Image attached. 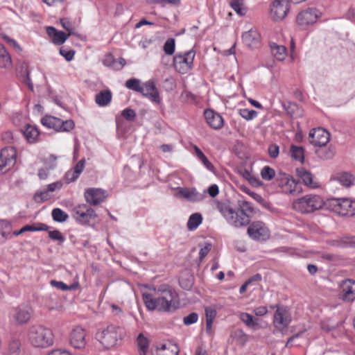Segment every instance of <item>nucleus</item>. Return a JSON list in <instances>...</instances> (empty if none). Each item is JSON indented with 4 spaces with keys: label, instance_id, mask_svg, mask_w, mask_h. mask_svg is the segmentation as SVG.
I'll return each mask as SVG.
<instances>
[{
    "label": "nucleus",
    "instance_id": "nucleus-3",
    "mask_svg": "<svg viewBox=\"0 0 355 355\" xmlns=\"http://www.w3.org/2000/svg\"><path fill=\"white\" fill-rule=\"evenodd\" d=\"M125 336V329L114 324L99 329L95 335L96 339L105 349H110L116 346Z\"/></svg>",
    "mask_w": 355,
    "mask_h": 355
},
{
    "label": "nucleus",
    "instance_id": "nucleus-21",
    "mask_svg": "<svg viewBox=\"0 0 355 355\" xmlns=\"http://www.w3.org/2000/svg\"><path fill=\"white\" fill-rule=\"evenodd\" d=\"M141 94L154 103L159 104L161 103L159 92L153 80H150L143 84Z\"/></svg>",
    "mask_w": 355,
    "mask_h": 355
},
{
    "label": "nucleus",
    "instance_id": "nucleus-48",
    "mask_svg": "<svg viewBox=\"0 0 355 355\" xmlns=\"http://www.w3.org/2000/svg\"><path fill=\"white\" fill-rule=\"evenodd\" d=\"M49 237L53 241H58L60 243H63L65 240L64 236L58 230L49 231Z\"/></svg>",
    "mask_w": 355,
    "mask_h": 355
},
{
    "label": "nucleus",
    "instance_id": "nucleus-20",
    "mask_svg": "<svg viewBox=\"0 0 355 355\" xmlns=\"http://www.w3.org/2000/svg\"><path fill=\"white\" fill-rule=\"evenodd\" d=\"M10 315L17 324H26L31 320V309L26 306H19L12 309Z\"/></svg>",
    "mask_w": 355,
    "mask_h": 355
},
{
    "label": "nucleus",
    "instance_id": "nucleus-24",
    "mask_svg": "<svg viewBox=\"0 0 355 355\" xmlns=\"http://www.w3.org/2000/svg\"><path fill=\"white\" fill-rule=\"evenodd\" d=\"M297 176L302 180L304 185L315 189L319 187L318 183L314 180L313 174L303 167L297 168L296 169Z\"/></svg>",
    "mask_w": 355,
    "mask_h": 355
},
{
    "label": "nucleus",
    "instance_id": "nucleus-55",
    "mask_svg": "<svg viewBox=\"0 0 355 355\" xmlns=\"http://www.w3.org/2000/svg\"><path fill=\"white\" fill-rule=\"evenodd\" d=\"M60 23L63 28L68 32V33H67V35L70 36L73 34V27L69 20L67 19H60Z\"/></svg>",
    "mask_w": 355,
    "mask_h": 355
},
{
    "label": "nucleus",
    "instance_id": "nucleus-18",
    "mask_svg": "<svg viewBox=\"0 0 355 355\" xmlns=\"http://www.w3.org/2000/svg\"><path fill=\"white\" fill-rule=\"evenodd\" d=\"M17 153L13 147L3 148L0 153V170L7 171L16 162Z\"/></svg>",
    "mask_w": 355,
    "mask_h": 355
},
{
    "label": "nucleus",
    "instance_id": "nucleus-33",
    "mask_svg": "<svg viewBox=\"0 0 355 355\" xmlns=\"http://www.w3.org/2000/svg\"><path fill=\"white\" fill-rule=\"evenodd\" d=\"M290 155L291 157L301 164L304 161V150L301 146L291 145L290 148Z\"/></svg>",
    "mask_w": 355,
    "mask_h": 355
},
{
    "label": "nucleus",
    "instance_id": "nucleus-13",
    "mask_svg": "<svg viewBox=\"0 0 355 355\" xmlns=\"http://www.w3.org/2000/svg\"><path fill=\"white\" fill-rule=\"evenodd\" d=\"M248 235L254 240L266 241L269 238L270 232L261 221L253 222L248 228Z\"/></svg>",
    "mask_w": 355,
    "mask_h": 355
},
{
    "label": "nucleus",
    "instance_id": "nucleus-62",
    "mask_svg": "<svg viewBox=\"0 0 355 355\" xmlns=\"http://www.w3.org/2000/svg\"><path fill=\"white\" fill-rule=\"evenodd\" d=\"M47 355H72L69 351L62 349H53Z\"/></svg>",
    "mask_w": 355,
    "mask_h": 355
},
{
    "label": "nucleus",
    "instance_id": "nucleus-38",
    "mask_svg": "<svg viewBox=\"0 0 355 355\" xmlns=\"http://www.w3.org/2000/svg\"><path fill=\"white\" fill-rule=\"evenodd\" d=\"M230 5L239 15L243 16L245 14L243 0H232Z\"/></svg>",
    "mask_w": 355,
    "mask_h": 355
},
{
    "label": "nucleus",
    "instance_id": "nucleus-43",
    "mask_svg": "<svg viewBox=\"0 0 355 355\" xmlns=\"http://www.w3.org/2000/svg\"><path fill=\"white\" fill-rule=\"evenodd\" d=\"M239 113L242 118L247 121L252 120L257 116V111L247 108L240 109Z\"/></svg>",
    "mask_w": 355,
    "mask_h": 355
},
{
    "label": "nucleus",
    "instance_id": "nucleus-23",
    "mask_svg": "<svg viewBox=\"0 0 355 355\" xmlns=\"http://www.w3.org/2000/svg\"><path fill=\"white\" fill-rule=\"evenodd\" d=\"M207 124L214 129H220L223 125V119L218 113L211 110H206L204 112Z\"/></svg>",
    "mask_w": 355,
    "mask_h": 355
},
{
    "label": "nucleus",
    "instance_id": "nucleus-12",
    "mask_svg": "<svg viewBox=\"0 0 355 355\" xmlns=\"http://www.w3.org/2000/svg\"><path fill=\"white\" fill-rule=\"evenodd\" d=\"M291 321V318L288 309L283 306H277L273 319L275 328L282 332L288 327Z\"/></svg>",
    "mask_w": 355,
    "mask_h": 355
},
{
    "label": "nucleus",
    "instance_id": "nucleus-49",
    "mask_svg": "<svg viewBox=\"0 0 355 355\" xmlns=\"http://www.w3.org/2000/svg\"><path fill=\"white\" fill-rule=\"evenodd\" d=\"M148 4H171L179 5L181 0H146Z\"/></svg>",
    "mask_w": 355,
    "mask_h": 355
},
{
    "label": "nucleus",
    "instance_id": "nucleus-17",
    "mask_svg": "<svg viewBox=\"0 0 355 355\" xmlns=\"http://www.w3.org/2000/svg\"><path fill=\"white\" fill-rule=\"evenodd\" d=\"M86 330L80 326L74 327L69 334V343L76 349H83L86 344Z\"/></svg>",
    "mask_w": 355,
    "mask_h": 355
},
{
    "label": "nucleus",
    "instance_id": "nucleus-26",
    "mask_svg": "<svg viewBox=\"0 0 355 355\" xmlns=\"http://www.w3.org/2000/svg\"><path fill=\"white\" fill-rule=\"evenodd\" d=\"M175 196L179 198H184L187 200L196 202L201 200V195L199 194L195 189L191 188H178Z\"/></svg>",
    "mask_w": 355,
    "mask_h": 355
},
{
    "label": "nucleus",
    "instance_id": "nucleus-19",
    "mask_svg": "<svg viewBox=\"0 0 355 355\" xmlns=\"http://www.w3.org/2000/svg\"><path fill=\"white\" fill-rule=\"evenodd\" d=\"M329 133L322 128L312 130L309 133L310 142L315 146L322 147L329 141Z\"/></svg>",
    "mask_w": 355,
    "mask_h": 355
},
{
    "label": "nucleus",
    "instance_id": "nucleus-8",
    "mask_svg": "<svg viewBox=\"0 0 355 355\" xmlns=\"http://www.w3.org/2000/svg\"><path fill=\"white\" fill-rule=\"evenodd\" d=\"M195 56L196 51L192 49L177 53L173 58L175 69L181 74L187 73L193 69Z\"/></svg>",
    "mask_w": 355,
    "mask_h": 355
},
{
    "label": "nucleus",
    "instance_id": "nucleus-58",
    "mask_svg": "<svg viewBox=\"0 0 355 355\" xmlns=\"http://www.w3.org/2000/svg\"><path fill=\"white\" fill-rule=\"evenodd\" d=\"M322 259L330 262H335L340 259V256L330 253H323L321 256Z\"/></svg>",
    "mask_w": 355,
    "mask_h": 355
},
{
    "label": "nucleus",
    "instance_id": "nucleus-22",
    "mask_svg": "<svg viewBox=\"0 0 355 355\" xmlns=\"http://www.w3.org/2000/svg\"><path fill=\"white\" fill-rule=\"evenodd\" d=\"M179 353L178 346L171 340H165L156 345L153 355H178Z\"/></svg>",
    "mask_w": 355,
    "mask_h": 355
},
{
    "label": "nucleus",
    "instance_id": "nucleus-34",
    "mask_svg": "<svg viewBox=\"0 0 355 355\" xmlns=\"http://www.w3.org/2000/svg\"><path fill=\"white\" fill-rule=\"evenodd\" d=\"M271 51L275 58L279 60H284L287 55L286 49L284 46L277 45L275 43L270 45Z\"/></svg>",
    "mask_w": 355,
    "mask_h": 355
},
{
    "label": "nucleus",
    "instance_id": "nucleus-36",
    "mask_svg": "<svg viewBox=\"0 0 355 355\" xmlns=\"http://www.w3.org/2000/svg\"><path fill=\"white\" fill-rule=\"evenodd\" d=\"M334 179L345 187H349L353 182L352 175L347 173L338 174Z\"/></svg>",
    "mask_w": 355,
    "mask_h": 355
},
{
    "label": "nucleus",
    "instance_id": "nucleus-39",
    "mask_svg": "<svg viewBox=\"0 0 355 355\" xmlns=\"http://www.w3.org/2000/svg\"><path fill=\"white\" fill-rule=\"evenodd\" d=\"M24 233L26 232L47 231L49 227L44 223L26 225L22 227Z\"/></svg>",
    "mask_w": 355,
    "mask_h": 355
},
{
    "label": "nucleus",
    "instance_id": "nucleus-61",
    "mask_svg": "<svg viewBox=\"0 0 355 355\" xmlns=\"http://www.w3.org/2000/svg\"><path fill=\"white\" fill-rule=\"evenodd\" d=\"M85 168V159L80 160L76 166L72 168L75 173L80 175Z\"/></svg>",
    "mask_w": 355,
    "mask_h": 355
},
{
    "label": "nucleus",
    "instance_id": "nucleus-46",
    "mask_svg": "<svg viewBox=\"0 0 355 355\" xmlns=\"http://www.w3.org/2000/svg\"><path fill=\"white\" fill-rule=\"evenodd\" d=\"M175 49V40L173 38L168 39L164 45V51L166 54L171 55L174 53Z\"/></svg>",
    "mask_w": 355,
    "mask_h": 355
},
{
    "label": "nucleus",
    "instance_id": "nucleus-51",
    "mask_svg": "<svg viewBox=\"0 0 355 355\" xmlns=\"http://www.w3.org/2000/svg\"><path fill=\"white\" fill-rule=\"evenodd\" d=\"M198 315L196 313H191L183 318V322L185 325H191L197 322Z\"/></svg>",
    "mask_w": 355,
    "mask_h": 355
},
{
    "label": "nucleus",
    "instance_id": "nucleus-28",
    "mask_svg": "<svg viewBox=\"0 0 355 355\" xmlns=\"http://www.w3.org/2000/svg\"><path fill=\"white\" fill-rule=\"evenodd\" d=\"M24 137L26 141L30 144L36 142L38 139L40 132L37 127L28 124L24 127L22 130Z\"/></svg>",
    "mask_w": 355,
    "mask_h": 355
},
{
    "label": "nucleus",
    "instance_id": "nucleus-60",
    "mask_svg": "<svg viewBox=\"0 0 355 355\" xmlns=\"http://www.w3.org/2000/svg\"><path fill=\"white\" fill-rule=\"evenodd\" d=\"M253 312L257 316H263L268 313V309L265 306H260L255 308Z\"/></svg>",
    "mask_w": 355,
    "mask_h": 355
},
{
    "label": "nucleus",
    "instance_id": "nucleus-42",
    "mask_svg": "<svg viewBox=\"0 0 355 355\" xmlns=\"http://www.w3.org/2000/svg\"><path fill=\"white\" fill-rule=\"evenodd\" d=\"M261 178L265 180H271L274 178H276L275 171L273 168L268 166H265L261 171Z\"/></svg>",
    "mask_w": 355,
    "mask_h": 355
},
{
    "label": "nucleus",
    "instance_id": "nucleus-29",
    "mask_svg": "<svg viewBox=\"0 0 355 355\" xmlns=\"http://www.w3.org/2000/svg\"><path fill=\"white\" fill-rule=\"evenodd\" d=\"M112 94L110 89L99 92L95 96V102L100 107L107 106L112 101Z\"/></svg>",
    "mask_w": 355,
    "mask_h": 355
},
{
    "label": "nucleus",
    "instance_id": "nucleus-63",
    "mask_svg": "<svg viewBox=\"0 0 355 355\" xmlns=\"http://www.w3.org/2000/svg\"><path fill=\"white\" fill-rule=\"evenodd\" d=\"M211 249L210 245H207L204 248H202L199 252V258L202 261L208 254Z\"/></svg>",
    "mask_w": 355,
    "mask_h": 355
},
{
    "label": "nucleus",
    "instance_id": "nucleus-32",
    "mask_svg": "<svg viewBox=\"0 0 355 355\" xmlns=\"http://www.w3.org/2000/svg\"><path fill=\"white\" fill-rule=\"evenodd\" d=\"M137 345L139 355H147L149 348V340L144 336L143 334H139L137 338Z\"/></svg>",
    "mask_w": 355,
    "mask_h": 355
},
{
    "label": "nucleus",
    "instance_id": "nucleus-27",
    "mask_svg": "<svg viewBox=\"0 0 355 355\" xmlns=\"http://www.w3.org/2000/svg\"><path fill=\"white\" fill-rule=\"evenodd\" d=\"M46 33L49 37L51 38L53 43L55 45H61L64 44L69 37L67 33L62 31H59L53 26H48L46 28Z\"/></svg>",
    "mask_w": 355,
    "mask_h": 355
},
{
    "label": "nucleus",
    "instance_id": "nucleus-40",
    "mask_svg": "<svg viewBox=\"0 0 355 355\" xmlns=\"http://www.w3.org/2000/svg\"><path fill=\"white\" fill-rule=\"evenodd\" d=\"M143 85L141 84L139 80L131 78L125 82V87L129 89L141 93Z\"/></svg>",
    "mask_w": 355,
    "mask_h": 355
},
{
    "label": "nucleus",
    "instance_id": "nucleus-45",
    "mask_svg": "<svg viewBox=\"0 0 355 355\" xmlns=\"http://www.w3.org/2000/svg\"><path fill=\"white\" fill-rule=\"evenodd\" d=\"M316 153L323 159H331L334 155V151L331 148H319L316 150Z\"/></svg>",
    "mask_w": 355,
    "mask_h": 355
},
{
    "label": "nucleus",
    "instance_id": "nucleus-14",
    "mask_svg": "<svg viewBox=\"0 0 355 355\" xmlns=\"http://www.w3.org/2000/svg\"><path fill=\"white\" fill-rule=\"evenodd\" d=\"M340 298L346 302H352L355 300V280L346 279L339 285Z\"/></svg>",
    "mask_w": 355,
    "mask_h": 355
},
{
    "label": "nucleus",
    "instance_id": "nucleus-2",
    "mask_svg": "<svg viewBox=\"0 0 355 355\" xmlns=\"http://www.w3.org/2000/svg\"><path fill=\"white\" fill-rule=\"evenodd\" d=\"M217 208L227 222L235 227L248 225L250 221V214L254 211L251 204L244 200L239 201L237 208L223 202L218 203Z\"/></svg>",
    "mask_w": 355,
    "mask_h": 355
},
{
    "label": "nucleus",
    "instance_id": "nucleus-50",
    "mask_svg": "<svg viewBox=\"0 0 355 355\" xmlns=\"http://www.w3.org/2000/svg\"><path fill=\"white\" fill-rule=\"evenodd\" d=\"M58 157L54 155H49L48 157L44 158V164L49 167V168H53L56 166V161Z\"/></svg>",
    "mask_w": 355,
    "mask_h": 355
},
{
    "label": "nucleus",
    "instance_id": "nucleus-25",
    "mask_svg": "<svg viewBox=\"0 0 355 355\" xmlns=\"http://www.w3.org/2000/svg\"><path fill=\"white\" fill-rule=\"evenodd\" d=\"M242 39L245 44L250 48L257 47L261 42L260 34L256 29H250L244 33Z\"/></svg>",
    "mask_w": 355,
    "mask_h": 355
},
{
    "label": "nucleus",
    "instance_id": "nucleus-15",
    "mask_svg": "<svg viewBox=\"0 0 355 355\" xmlns=\"http://www.w3.org/2000/svg\"><path fill=\"white\" fill-rule=\"evenodd\" d=\"M108 194L107 191L100 188H88L85 189L84 198L90 205H98L104 202Z\"/></svg>",
    "mask_w": 355,
    "mask_h": 355
},
{
    "label": "nucleus",
    "instance_id": "nucleus-52",
    "mask_svg": "<svg viewBox=\"0 0 355 355\" xmlns=\"http://www.w3.org/2000/svg\"><path fill=\"white\" fill-rule=\"evenodd\" d=\"M338 245L342 247H355V237H345L339 242Z\"/></svg>",
    "mask_w": 355,
    "mask_h": 355
},
{
    "label": "nucleus",
    "instance_id": "nucleus-10",
    "mask_svg": "<svg viewBox=\"0 0 355 355\" xmlns=\"http://www.w3.org/2000/svg\"><path fill=\"white\" fill-rule=\"evenodd\" d=\"M41 123L47 128L53 129L56 132H69L75 127V123L72 120L62 121L51 115L42 117Z\"/></svg>",
    "mask_w": 355,
    "mask_h": 355
},
{
    "label": "nucleus",
    "instance_id": "nucleus-6",
    "mask_svg": "<svg viewBox=\"0 0 355 355\" xmlns=\"http://www.w3.org/2000/svg\"><path fill=\"white\" fill-rule=\"evenodd\" d=\"M326 205L327 209L343 216L355 215V202L348 198H330Z\"/></svg>",
    "mask_w": 355,
    "mask_h": 355
},
{
    "label": "nucleus",
    "instance_id": "nucleus-31",
    "mask_svg": "<svg viewBox=\"0 0 355 355\" xmlns=\"http://www.w3.org/2000/svg\"><path fill=\"white\" fill-rule=\"evenodd\" d=\"M193 148L194 150L196 157L202 162L204 166L209 171L214 173V166L209 161V159L205 155L202 151L196 145H193Z\"/></svg>",
    "mask_w": 355,
    "mask_h": 355
},
{
    "label": "nucleus",
    "instance_id": "nucleus-4",
    "mask_svg": "<svg viewBox=\"0 0 355 355\" xmlns=\"http://www.w3.org/2000/svg\"><path fill=\"white\" fill-rule=\"evenodd\" d=\"M326 205L320 195L309 193L294 200L292 209L302 214H310L321 209Z\"/></svg>",
    "mask_w": 355,
    "mask_h": 355
},
{
    "label": "nucleus",
    "instance_id": "nucleus-44",
    "mask_svg": "<svg viewBox=\"0 0 355 355\" xmlns=\"http://www.w3.org/2000/svg\"><path fill=\"white\" fill-rule=\"evenodd\" d=\"M0 49L3 51V53L0 55V67L7 68L11 65V57L3 50L1 45H0Z\"/></svg>",
    "mask_w": 355,
    "mask_h": 355
},
{
    "label": "nucleus",
    "instance_id": "nucleus-7",
    "mask_svg": "<svg viewBox=\"0 0 355 355\" xmlns=\"http://www.w3.org/2000/svg\"><path fill=\"white\" fill-rule=\"evenodd\" d=\"M275 183L280 191L285 194L296 196L302 191L298 181L292 175L285 173H278Z\"/></svg>",
    "mask_w": 355,
    "mask_h": 355
},
{
    "label": "nucleus",
    "instance_id": "nucleus-64",
    "mask_svg": "<svg viewBox=\"0 0 355 355\" xmlns=\"http://www.w3.org/2000/svg\"><path fill=\"white\" fill-rule=\"evenodd\" d=\"M219 193L218 187L216 184L211 185L208 189V193L211 197L216 196Z\"/></svg>",
    "mask_w": 355,
    "mask_h": 355
},
{
    "label": "nucleus",
    "instance_id": "nucleus-1",
    "mask_svg": "<svg viewBox=\"0 0 355 355\" xmlns=\"http://www.w3.org/2000/svg\"><path fill=\"white\" fill-rule=\"evenodd\" d=\"M154 293L142 294L144 303L148 310L169 311L175 305L178 297L176 292L168 285H161L157 289L154 288Z\"/></svg>",
    "mask_w": 355,
    "mask_h": 355
},
{
    "label": "nucleus",
    "instance_id": "nucleus-11",
    "mask_svg": "<svg viewBox=\"0 0 355 355\" xmlns=\"http://www.w3.org/2000/svg\"><path fill=\"white\" fill-rule=\"evenodd\" d=\"M321 15L322 12L318 9L309 8L298 13L296 17V21L300 26L306 28L308 26L315 24Z\"/></svg>",
    "mask_w": 355,
    "mask_h": 355
},
{
    "label": "nucleus",
    "instance_id": "nucleus-56",
    "mask_svg": "<svg viewBox=\"0 0 355 355\" xmlns=\"http://www.w3.org/2000/svg\"><path fill=\"white\" fill-rule=\"evenodd\" d=\"M51 285L58 289L61 290V291H68V290H71L72 288L71 286H67L64 282L56 281V280H51Z\"/></svg>",
    "mask_w": 355,
    "mask_h": 355
},
{
    "label": "nucleus",
    "instance_id": "nucleus-41",
    "mask_svg": "<svg viewBox=\"0 0 355 355\" xmlns=\"http://www.w3.org/2000/svg\"><path fill=\"white\" fill-rule=\"evenodd\" d=\"M239 318L241 320L249 327H253L258 325L254 318L248 313H241Z\"/></svg>",
    "mask_w": 355,
    "mask_h": 355
},
{
    "label": "nucleus",
    "instance_id": "nucleus-53",
    "mask_svg": "<svg viewBox=\"0 0 355 355\" xmlns=\"http://www.w3.org/2000/svg\"><path fill=\"white\" fill-rule=\"evenodd\" d=\"M79 176L80 175L75 173L73 169H71L66 173L64 175V180L66 183L69 184L76 181L79 178Z\"/></svg>",
    "mask_w": 355,
    "mask_h": 355
},
{
    "label": "nucleus",
    "instance_id": "nucleus-30",
    "mask_svg": "<svg viewBox=\"0 0 355 355\" xmlns=\"http://www.w3.org/2000/svg\"><path fill=\"white\" fill-rule=\"evenodd\" d=\"M205 317H206V330L207 332H211L212 324L216 317L217 311L214 306H209L205 307Z\"/></svg>",
    "mask_w": 355,
    "mask_h": 355
},
{
    "label": "nucleus",
    "instance_id": "nucleus-59",
    "mask_svg": "<svg viewBox=\"0 0 355 355\" xmlns=\"http://www.w3.org/2000/svg\"><path fill=\"white\" fill-rule=\"evenodd\" d=\"M9 350L11 353H16L20 347V342L18 340H13L9 343Z\"/></svg>",
    "mask_w": 355,
    "mask_h": 355
},
{
    "label": "nucleus",
    "instance_id": "nucleus-9",
    "mask_svg": "<svg viewBox=\"0 0 355 355\" xmlns=\"http://www.w3.org/2000/svg\"><path fill=\"white\" fill-rule=\"evenodd\" d=\"M73 218L82 225H88L91 220L97 217L96 211L89 205L79 204L71 210Z\"/></svg>",
    "mask_w": 355,
    "mask_h": 355
},
{
    "label": "nucleus",
    "instance_id": "nucleus-37",
    "mask_svg": "<svg viewBox=\"0 0 355 355\" xmlns=\"http://www.w3.org/2000/svg\"><path fill=\"white\" fill-rule=\"evenodd\" d=\"M51 216L55 222L63 223L69 218L68 214L60 208H55L52 210Z\"/></svg>",
    "mask_w": 355,
    "mask_h": 355
},
{
    "label": "nucleus",
    "instance_id": "nucleus-5",
    "mask_svg": "<svg viewBox=\"0 0 355 355\" xmlns=\"http://www.w3.org/2000/svg\"><path fill=\"white\" fill-rule=\"evenodd\" d=\"M28 340L34 347L46 348L53 345L54 334L50 328L34 325L28 332Z\"/></svg>",
    "mask_w": 355,
    "mask_h": 355
},
{
    "label": "nucleus",
    "instance_id": "nucleus-47",
    "mask_svg": "<svg viewBox=\"0 0 355 355\" xmlns=\"http://www.w3.org/2000/svg\"><path fill=\"white\" fill-rule=\"evenodd\" d=\"M60 54L63 56L67 61L69 62L73 59L75 51L66 49L65 47H61L60 49Z\"/></svg>",
    "mask_w": 355,
    "mask_h": 355
},
{
    "label": "nucleus",
    "instance_id": "nucleus-35",
    "mask_svg": "<svg viewBox=\"0 0 355 355\" xmlns=\"http://www.w3.org/2000/svg\"><path fill=\"white\" fill-rule=\"evenodd\" d=\"M202 217L200 214H193L189 218L187 227L189 230H194L202 223Z\"/></svg>",
    "mask_w": 355,
    "mask_h": 355
},
{
    "label": "nucleus",
    "instance_id": "nucleus-57",
    "mask_svg": "<svg viewBox=\"0 0 355 355\" xmlns=\"http://www.w3.org/2000/svg\"><path fill=\"white\" fill-rule=\"evenodd\" d=\"M279 148L276 144L270 145L268 147V154L271 158H277L279 155Z\"/></svg>",
    "mask_w": 355,
    "mask_h": 355
},
{
    "label": "nucleus",
    "instance_id": "nucleus-16",
    "mask_svg": "<svg viewBox=\"0 0 355 355\" xmlns=\"http://www.w3.org/2000/svg\"><path fill=\"white\" fill-rule=\"evenodd\" d=\"M288 10L287 0H275L270 6V15L274 21H281L286 17Z\"/></svg>",
    "mask_w": 355,
    "mask_h": 355
},
{
    "label": "nucleus",
    "instance_id": "nucleus-54",
    "mask_svg": "<svg viewBox=\"0 0 355 355\" xmlns=\"http://www.w3.org/2000/svg\"><path fill=\"white\" fill-rule=\"evenodd\" d=\"M121 116L128 121H133L136 117V112L134 110L126 108L121 112Z\"/></svg>",
    "mask_w": 355,
    "mask_h": 355
}]
</instances>
